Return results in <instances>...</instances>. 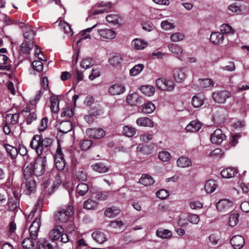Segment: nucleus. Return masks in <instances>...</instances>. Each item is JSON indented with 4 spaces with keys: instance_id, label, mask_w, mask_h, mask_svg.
Returning a JSON list of instances; mask_svg holds the SVG:
<instances>
[{
    "instance_id": "a18cd8bd",
    "label": "nucleus",
    "mask_w": 249,
    "mask_h": 249,
    "mask_svg": "<svg viewBox=\"0 0 249 249\" xmlns=\"http://www.w3.org/2000/svg\"><path fill=\"white\" fill-rule=\"evenodd\" d=\"M98 206V203L92 199H89L84 202V208L88 210L95 209Z\"/></svg>"
},
{
    "instance_id": "13d9d810",
    "label": "nucleus",
    "mask_w": 249,
    "mask_h": 249,
    "mask_svg": "<svg viewBox=\"0 0 249 249\" xmlns=\"http://www.w3.org/2000/svg\"><path fill=\"white\" fill-rule=\"evenodd\" d=\"M122 58L119 55H114L109 59V63L112 66H116L121 63Z\"/></svg>"
},
{
    "instance_id": "c756f323",
    "label": "nucleus",
    "mask_w": 249,
    "mask_h": 249,
    "mask_svg": "<svg viewBox=\"0 0 249 249\" xmlns=\"http://www.w3.org/2000/svg\"><path fill=\"white\" fill-rule=\"evenodd\" d=\"M60 28L68 36H71L73 32L70 24L66 21H61L59 23Z\"/></svg>"
},
{
    "instance_id": "2f4dec72",
    "label": "nucleus",
    "mask_w": 249,
    "mask_h": 249,
    "mask_svg": "<svg viewBox=\"0 0 249 249\" xmlns=\"http://www.w3.org/2000/svg\"><path fill=\"white\" fill-rule=\"evenodd\" d=\"M217 187L215 181L213 179L207 180L205 184V190L208 193L213 192Z\"/></svg>"
},
{
    "instance_id": "052dcab7",
    "label": "nucleus",
    "mask_w": 249,
    "mask_h": 249,
    "mask_svg": "<svg viewBox=\"0 0 249 249\" xmlns=\"http://www.w3.org/2000/svg\"><path fill=\"white\" fill-rule=\"evenodd\" d=\"M189 206L192 210H197L203 207V204L199 201H193L189 203Z\"/></svg>"
},
{
    "instance_id": "e2e57ef3",
    "label": "nucleus",
    "mask_w": 249,
    "mask_h": 249,
    "mask_svg": "<svg viewBox=\"0 0 249 249\" xmlns=\"http://www.w3.org/2000/svg\"><path fill=\"white\" fill-rule=\"evenodd\" d=\"M168 196V192L164 189H160L156 193L157 197L161 199H164L166 198Z\"/></svg>"
},
{
    "instance_id": "4be33fe9",
    "label": "nucleus",
    "mask_w": 249,
    "mask_h": 249,
    "mask_svg": "<svg viewBox=\"0 0 249 249\" xmlns=\"http://www.w3.org/2000/svg\"><path fill=\"white\" fill-rule=\"evenodd\" d=\"M201 127V124L200 122L193 121L186 126L185 129L188 132H196L199 130Z\"/></svg>"
},
{
    "instance_id": "c9c22d12",
    "label": "nucleus",
    "mask_w": 249,
    "mask_h": 249,
    "mask_svg": "<svg viewBox=\"0 0 249 249\" xmlns=\"http://www.w3.org/2000/svg\"><path fill=\"white\" fill-rule=\"evenodd\" d=\"M219 28L221 33L223 35H231L234 33V30L228 24H222L220 25Z\"/></svg>"
},
{
    "instance_id": "a878e982",
    "label": "nucleus",
    "mask_w": 249,
    "mask_h": 249,
    "mask_svg": "<svg viewBox=\"0 0 249 249\" xmlns=\"http://www.w3.org/2000/svg\"><path fill=\"white\" fill-rule=\"evenodd\" d=\"M23 36L27 41H34V36L35 35V32L33 30L30 26L26 27L23 29Z\"/></svg>"
},
{
    "instance_id": "37998d69",
    "label": "nucleus",
    "mask_w": 249,
    "mask_h": 249,
    "mask_svg": "<svg viewBox=\"0 0 249 249\" xmlns=\"http://www.w3.org/2000/svg\"><path fill=\"white\" fill-rule=\"evenodd\" d=\"M34 240L31 237L30 238H26L24 239L22 242V245L24 249H33L34 247Z\"/></svg>"
},
{
    "instance_id": "58836bf2",
    "label": "nucleus",
    "mask_w": 249,
    "mask_h": 249,
    "mask_svg": "<svg viewBox=\"0 0 249 249\" xmlns=\"http://www.w3.org/2000/svg\"><path fill=\"white\" fill-rule=\"evenodd\" d=\"M144 67L142 64H139L134 66L129 71L130 75L131 76H135L141 73L143 70Z\"/></svg>"
},
{
    "instance_id": "b1692460",
    "label": "nucleus",
    "mask_w": 249,
    "mask_h": 249,
    "mask_svg": "<svg viewBox=\"0 0 249 249\" xmlns=\"http://www.w3.org/2000/svg\"><path fill=\"white\" fill-rule=\"evenodd\" d=\"M131 45L132 48L135 50H142L147 46V43L143 40L135 38L132 40Z\"/></svg>"
},
{
    "instance_id": "c03bdc74",
    "label": "nucleus",
    "mask_w": 249,
    "mask_h": 249,
    "mask_svg": "<svg viewBox=\"0 0 249 249\" xmlns=\"http://www.w3.org/2000/svg\"><path fill=\"white\" fill-rule=\"evenodd\" d=\"M123 133L125 136L130 137L133 136L136 134V130L132 126L125 125L123 127Z\"/></svg>"
},
{
    "instance_id": "0e129e2a",
    "label": "nucleus",
    "mask_w": 249,
    "mask_h": 249,
    "mask_svg": "<svg viewBox=\"0 0 249 249\" xmlns=\"http://www.w3.org/2000/svg\"><path fill=\"white\" fill-rule=\"evenodd\" d=\"M34 69L37 71H41L43 68V63L41 61L35 60L32 62Z\"/></svg>"
},
{
    "instance_id": "0eeeda50",
    "label": "nucleus",
    "mask_w": 249,
    "mask_h": 249,
    "mask_svg": "<svg viewBox=\"0 0 249 249\" xmlns=\"http://www.w3.org/2000/svg\"><path fill=\"white\" fill-rule=\"evenodd\" d=\"M233 205L232 201L227 199L220 200L216 203V208L219 212L225 213L231 211Z\"/></svg>"
},
{
    "instance_id": "393cba45",
    "label": "nucleus",
    "mask_w": 249,
    "mask_h": 249,
    "mask_svg": "<svg viewBox=\"0 0 249 249\" xmlns=\"http://www.w3.org/2000/svg\"><path fill=\"white\" fill-rule=\"evenodd\" d=\"M34 47V41H25L20 45V51L23 53L29 54Z\"/></svg>"
},
{
    "instance_id": "6e6d98bb",
    "label": "nucleus",
    "mask_w": 249,
    "mask_h": 249,
    "mask_svg": "<svg viewBox=\"0 0 249 249\" xmlns=\"http://www.w3.org/2000/svg\"><path fill=\"white\" fill-rule=\"evenodd\" d=\"M222 155L223 153L221 150L219 148H216L210 152L209 156L214 159H219L222 157Z\"/></svg>"
},
{
    "instance_id": "e433bc0d",
    "label": "nucleus",
    "mask_w": 249,
    "mask_h": 249,
    "mask_svg": "<svg viewBox=\"0 0 249 249\" xmlns=\"http://www.w3.org/2000/svg\"><path fill=\"white\" fill-rule=\"evenodd\" d=\"M156 235L162 239L170 238L172 235L171 231L167 229H158L156 231Z\"/></svg>"
},
{
    "instance_id": "864d4df0",
    "label": "nucleus",
    "mask_w": 249,
    "mask_h": 249,
    "mask_svg": "<svg viewBox=\"0 0 249 249\" xmlns=\"http://www.w3.org/2000/svg\"><path fill=\"white\" fill-rule=\"evenodd\" d=\"M187 219L190 223L195 225L197 224L200 220L199 216L194 213H189L188 215Z\"/></svg>"
},
{
    "instance_id": "6ab92c4d",
    "label": "nucleus",
    "mask_w": 249,
    "mask_h": 249,
    "mask_svg": "<svg viewBox=\"0 0 249 249\" xmlns=\"http://www.w3.org/2000/svg\"><path fill=\"white\" fill-rule=\"evenodd\" d=\"M36 182L34 180H26L25 184L22 186L24 188V193L26 195H30L36 188Z\"/></svg>"
},
{
    "instance_id": "4d7b16f0",
    "label": "nucleus",
    "mask_w": 249,
    "mask_h": 249,
    "mask_svg": "<svg viewBox=\"0 0 249 249\" xmlns=\"http://www.w3.org/2000/svg\"><path fill=\"white\" fill-rule=\"evenodd\" d=\"M106 20L109 23H111L113 24H116L119 23V18L118 15L115 14L110 15L106 17Z\"/></svg>"
},
{
    "instance_id": "f3484780",
    "label": "nucleus",
    "mask_w": 249,
    "mask_h": 249,
    "mask_svg": "<svg viewBox=\"0 0 249 249\" xmlns=\"http://www.w3.org/2000/svg\"><path fill=\"white\" fill-rule=\"evenodd\" d=\"M98 33L103 39H112L116 36V33L111 29L98 30Z\"/></svg>"
},
{
    "instance_id": "9d476101",
    "label": "nucleus",
    "mask_w": 249,
    "mask_h": 249,
    "mask_svg": "<svg viewBox=\"0 0 249 249\" xmlns=\"http://www.w3.org/2000/svg\"><path fill=\"white\" fill-rule=\"evenodd\" d=\"M40 227V218L36 217L33 222L32 225L29 228V232L30 237L36 240L37 238L38 231Z\"/></svg>"
},
{
    "instance_id": "338daca9",
    "label": "nucleus",
    "mask_w": 249,
    "mask_h": 249,
    "mask_svg": "<svg viewBox=\"0 0 249 249\" xmlns=\"http://www.w3.org/2000/svg\"><path fill=\"white\" fill-rule=\"evenodd\" d=\"M37 118L36 114L35 112L30 113L27 117L26 122L27 124H31Z\"/></svg>"
},
{
    "instance_id": "49530a36",
    "label": "nucleus",
    "mask_w": 249,
    "mask_h": 249,
    "mask_svg": "<svg viewBox=\"0 0 249 249\" xmlns=\"http://www.w3.org/2000/svg\"><path fill=\"white\" fill-rule=\"evenodd\" d=\"M51 109L53 112L57 113L59 109V100L55 97H52L51 98Z\"/></svg>"
},
{
    "instance_id": "4c0bfd02",
    "label": "nucleus",
    "mask_w": 249,
    "mask_h": 249,
    "mask_svg": "<svg viewBox=\"0 0 249 249\" xmlns=\"http://www.w3.org/2000/svg\"><path fill=\"white\" fill-rule=\"evenodd\" d=\"M198 81L200 87L202 88H211L214 85V82L210 78L199 79Z\"/></svg>"
},
{
    "instance_id": "f8f14e48",
    "label": "nucleus",
    "mask_w": 249,
    "mask_h": 249,
    "mask_svg": "<svg viewBox=\"0 0 249 249\" xmlns=\"http://www.w3.org/2000/svg\"><path fill=\"white\" fill-rule=\"evenodd\" d=\"M86 134L91 138L100 139L105 135V132L101 128H89L86 130Z\"/></svg>"
},
{
    "instance_id": "9b49d317",
    "label": "nucleus",
    "mask_w": 249,
    "mask_h": 249,
    "mask_svg": "<svg viewBox=\"0 0 249 249\" xmlns=\"http://www.w3.org/2000/svg\"><path fill=\"white\" fill-rule=\"evenodd\" d=\"M226 139V136L222 133L220 129H216L211 134V141L215 144H220Z\"/></svg>"
},
{
    "instance_id": "dca6fc26",
    "label": "nucleus",
    "mask_w": 249,
    "mask_h": 249,
    "mask_svg": "<svg viewBox=\"0 0 249 249\" xmlns=\"http://www.w3.org/2000/svg\"><path fill=\"white\" fill-rule=\"evenodd\" d=\"M224 39V35L219 32H213L210 36V40L214 44H220L223 43Z\"/></svg>"
},
{
    "instance_id": "7ed1b4c3",
    "label": "nucleus",
    "mask_w": 249,
    "mask_h": 249,
    "mask_svg": "<svg viewBox=\"0 0 249 249\" xmlns=\"http://www.w3.org/2000/svg\"><path fill=\"white\" fill-rule=\"evenodd\" d=\"M73 207L68 206L65 209L58 211L54 215V219L58 223L66 222L73 213Z\"/></svg>"
},
{
    "instance_id": "603ef678",
    "label": "nucleus",
    "mask_w": 249,
    "mask_h": 249,
    "mask_svg": "<svg viewBox=\"0 0 249 249\" xmlns=\"http://www.w3.org/2000/svg\"><path fill=\"white\" fill-rule=\"evenodd\" d=\"M184 34L179 32H176L172 34L170 36V39L173 42H178L181 41L184 39Z\"/></svg>"
},
{
    "instance_id": "79ce46f5",
    "label": "nucleus",
    "mask_w": 249,
    "mask_h": 249,
    "mask_svg": "<svg viewBox=\"0 0 249 249\" xmlns=\"http://www.w3.org/2000/svg\"><path fill=\"white\" fill-rule=\"evenodd\" d=\"M156 109L155 105L152 102L145 103L142 109V111L145 114H149L153 112Z\"/></svg>"
},
{
    "instance_id": "6e6552de",
    "label": "nucleus",
    "mask_w": 249,
    "mask_h": 249,
    "mask_svg": "<svg viewBox=\"0 0 249 249\" xmlns=\"http://www.w3.org/2000/svg\"><path fill=\"white\" fill-rule=\"evenodd\" d=\"M188 71L184 67L175 68L173 71V76L177 82H183L187 77Z\"/></svg>"
},
{
    "instance_id": "c85d7f7f",
    "label": "nucleus",
    "mask_w": 249,
    "mask_h": 249,
    "mask_svg": "<svg viewBox=\"0 0 249 249\" xmlns=\"http://www.w3.org/2000/svg\"><path fill=\"white\" fill-rule=\"evenodd\" d=\"M204 100V98L202 95H195L192 98V105L194 107H199L203 105Z\"/></svg>"
},
{
    "instance_id": "473e14b6",
    "label": "nucleus",
    "mask_w": 249,
    "mask_h": 249,
    "mask_svg": "<svg viewBox=\"0 0 249 249\" xmlns=\"http://www.w3.org/2000/svg\"><path fill=\"white\" fill-rule=\"evenodd\" d=\"M139 182L146 186L153 184L154 183V180L150 176L145 174L142 175L139 179Z\"/></svg>"
},
{
    "instance_id": "ddd939ff",
    "label": "nucleus",
    "mask_w": 249,
    "mask_h": 249,
    "mask_svg": "<svg viewBox=\"0 0 249 249\" xmlns=\"http://www.w3.org/2000/svg\"><path fill=\"white\" fill-rule=\"evenodd\" d=\"M125 89L122 84H114L109 87L108 91L112 95H118L124 92Z\"/></svg>"
},
{
    "instance_id": "5fc2aeb1",
    "label": "nucleus",
    "mask_w": 249,
    "mask_h": 249,
    "mask_svg": "<svg viewBox=\"0 0 249 249\" xmlns=\"http://www.w3.org/2000/svg\"><path fill=\"white\" fill-rule=\"evenodd\" d=\"M111 192L109 191L106 192H99L96 195V198L99 200L104 201L107 199V196L110 195Z\"/></svg>"
},
{
    "instance_id": "f257e3e1",
    "label": "nucleus",
    "mask_w": 249,
    "mask_h": 249,
    "mask_svg": "<svg viewBox=\"0 0 249 249\" xmlns=\"http://www.w3.org/2000/svg\"><path fill=\"white\" fill-rule=\"evenodd\" d=\"M47 162L45 156H38L34 164H30L24 169L25 178L28 179L32 175L37 177L42 176L45 172Z\"/></svg>"
},
{
    "instance_id": "09e8293b",
    "label": "nucleus",
    "mask_w": 249,
    "mask_h": 249,
    "mask_svg": "<svg viewBox=\"0 0 249 249\" xmlns=\"http://www.w3.org/2000/svg\"><path fill=\"white\" fill-rule=\"evenodd\" d=\"M120 211L119 210L115 209L114 208H109L105 211V214L106 216L108 217H114L117 216Z\"/></svg>"
},
{
    "instance_id": "8fccbe9b",
    "label": "nucleus",
    "mask_w": 249,
    "mask_h": 249,
    "mask_svg": "<svg viewBox=\"0 0 249 249\" xmlns=\"http://www.w3.org/2000/svg\"><path fill=\"white\" fill-rule=\"evenodd\" d=\"M239 214L238 213H233L231 214L229 219V225L231 227L235 226L238 222Z\"/></svg>"
},
{
    "instance_id": "aec40b11",
    "label": "nucleus",
    "mask_w": 249,
    "mask_h": 249,
    "mask_svg": "<svg viewBox=\"0 0 249 249\" xmlns=\"http://www.w3.org/2000/svg\"><path fill=\"white\" fill-rule=\"evenodd\" d=\"M177 165L180 168H187L192 166V160L187 157H180L177 160Z\"/></svg>"
},
{
    "instance_id": "423d86ee",
    "label": "nucleus",
    "mask_w": 249,
    "mask_h": 249,
    "mask_svg": "<svg viewBox=\"0 0 249 249\" xmlns=\"http://www.w3.org/2000/svg\"><path fill=\"white\" fill-rule=\"evenodd\" d=\"M54 162L56 167L58 170H62L64 169L65 167V161L59 145L57 147L54 156Z\"/></svg>"
},
{
    "instance_id": "f704fd0d",
    "label": "nucleus",
    "mask_w": 249,
    "mask_h": 249,
    "mask_svg": "<svg viewBox=\"0 0 249 249\" xmlns=\"http://www.w3.org/2000/svg\"><path fill=\"white\" fill-rule=\"evenodd\" d=\"M72 124L70 121L62 122L61 123L59 131L61 133L66 134L71 130Z\"/></svg>"
},
{
    "instance_id": "680f3d73",
    "label": "nucleus",
    "mask_w": 249,
    "mask_h": 249,
    "mask_svg": "<svg viewBox=\"0 0 249 249\" xmlns=\"http://www.w3.org/2000/svg\"><path fill=\"white\" fill-rule=\"evenodd\" d=\"M92 143L91 140H84L81 142L80 147L82 150H87L91 146Z\"/></svg>"
},
{
    "instance_id": "774afa93",
    "label": "nucleus",
    "mask_w": 249,
    "mask_h": 249,
    "mask_svg": "<svg viewBox=\"0 0 249 249\" xmlns=\"http://www.w3.org/2000/svg\"><path fill=\"white\" fill-rule=\"evenodd\" d=\"M48 123V119L47 117H44L42 118L40 125L38 128L39 131H43L46 129L47 127Z\"/></svg>"
},
{
    "instance_id": "39448f33",
    "label": "nucleus",
    "mask_w": 249,
    "mask_h": 249,
    "mask_svg": "<svg viewBox=\"0 0 249 249\" xmlns=\"http://www.w3.org/2000/svg\"><path fill=\"white\" fill-rule=\"evenodd\" d=\"M213 98L218 104H224L226 100L231 97V93L227 90L217 91L213 92Z\"/></svg>"
},
{
    "instance_id": "20e7f679",
    "label": "nucleus",
    "mask_w": 249,
    "mask_h": 249,
    "mask_svg": "<svg viewBox=\"0 0 249 249\" xmlns=\"http://www.w3.org/2000/svg\"><path fill=\"white\" fill-rule=\"evenodd\" d=\"M157 87L160 89L166 91H172L175 88V84L170 80L160 78L156 81Z\"/></svg>"
},
{
    "instance_id": "de8ad7c7",
    "label": "nucleus",
    "mask_w": 249,
    "mask_h": 249,
    "mask_svg": "<svg viewBox=\"0 0 249 249\" xmlns=\"http://www.w3.org/2000/svg\"><path fill=\"white\" fill-rule=\"evenodd\" d=\"M4 147L7 153L10 155L12 159L16 158L18 154V149L9 144H5Z\"/></svg>"
},
{
    "instance_id": "5701e85b",
    "label": "nucleus",
    "mask_w": 249,
    "mask_h": 249,
    "mask_svg": "<svg viewBox=\"0 0 249 249\" xmlns=\"http://www.w3.org/2000/svg\"><path fill=\"white\" fill-rule=\"evenodd\" d=\"M237 173L236 169L229 167L222 170L221 175L223 178H229L233 177Z\"/></svg>"
},
{
    "instance_id": "69168bd1",
    "label": "nucleus",
    "mask_w": 249,
    "mask_h": 249,
    "mask_svg": "<svg viewBox=\"0 0 249 249\" xmlns=\"http://www.w3.org/2000/svg\"><path fill=\"white\" fill-rule=\"evenodd\" d=\"M81 67L84 69H87L92 65L91 59L90 58L84 59L81 63Z\"/></svg>"
},
{
    "instance_id": "cd10ccee",
    "label": "nucleus",
    "mask_w": 249,
    "mask_h": 249,
    "mask_svg": "<svg viewBox=\"0 0 249 249\" xmlns=\"http://www.w3.org/2000/svg\"><path fill=\"white\" fill-rule=\"evenodd\" d=\"M91 167L94 171L100 173H106L109 170V168L102 162L96 163L91 165Z\"/></svg>"
},
{
    "instance_id": "a211bd4d",
    "label": "nucleus",
    "mask_w": 249,
    "mask_h": 249,
    "mask_svg": "<svg viewBox=\"0 0 249 249\" xmlns=\"http://www.w3.org/2000/svg\"><path fill=\"white\" fill-rule=\"evenodd\" d=\"M93 239L99 244H103L107 240L105 233L102 231H96L91 234Z\"/></svg>"
},
{
    "instance_id": "ea45409f",
    "label": "nucleus",
    "mask_w": 249,
    "mask_h": 249,
    "mask_svg": "<svg viewBox=\"0 0 249 249\" xmlns=\"http://www.w3.org/2000/svg\"><path fill=\"white\" fill-rule=\"evenodd\" d=\"M89 190L88 185L85 183H79L76 187V192L79 196H84Z\"/></svg>"
},
{
    "instance_id": "a19ab883",
    "label": "nucleus",
    "mask_w": 249,
    "mask_h": 249,
    "mask_svg": "<svg viewBox=\"0 0 249 249\" xmlns=\"http://www.w3.org/2000/svg\"><path fill=\"white\" fill-rule=\"evenodd\" d=\"M140 90L145 95L150 96L154 94L155 88L149 85L142 86L140 88Z\"/></svg>"
},
{
    "instance_id": "7c9ffc66",
    "label": "nucleus",
    "mask_w": 249,
    "mask_h": 249,
    "mask_svg": "<svg viewBox=\"0 0 249 249\" xmlns=\"http://www.w3.org/2000/svg\"><path fill=\"white\" fill-rule=\"evenodd\" d=\"M136 123L137 124L141 126L152 127L153 126V122L148 118L141 117L138 118Z\"/></svg>"
},
{
    "instance_id": "bb28decb",
    "label": "nucleus",
    "mask_w": 249,
    "mask_h": 249,
    "mask_svg": "<svg viewBox=\"0 0 249 249\" xmlns=\"http://www.w3.org/2000/svg\"><path fill=\"white\" fill-rule=\"evenodd\" d=\"M19 117V114L18 113L8 114L5 117V122L6 124H15L18 121Z\"/></svg>"
},
{
    "instance_id": "3c124183",
    "label": "nucleus",
    "mask_w": 249,
    "mask_h": 249,
    "mask_svg": "<svg viewBox=\"0 0 249 249\" xmlns=\"http://www.w3.org/2000/svg\"><path fill=\"white\" fill-rule=\"evenodd\" d=\"M171 158V154L167 151H162L159 153V159L163 162L169 160Z\"/></svg>"
},
{
    "instance_id": "f03ea898",
    "label": "nucleus",
    "mask_w": 249,
    "mask_h": 249,
    "mask_svg": "<svg viewBox=\"0 0 249 249\" xmlns=\"http://www.w3.org/2000/svg\"><path fill=\"white\" fill-rule=\"evenodd\" d=\"M30 146L32 149L36 150L38 156H41L43 152H46L50 149V148L42 143L41 137L38 135H36L33 137L30 142Z\"/></svg>"
},
{
    "instance_id": "72a5a7b5",
    "label": "nucleus",
    "mask_w": 249,
    "mask_h": 249,
    "mask_svg": "<svg viewBox=\"0 0 249 249\" xmlns=\"http://www.w3.org/2000/svg\"><path fill=\"white\" fill-rule=\"evenodd\" d=\"M62 180L59 174H57L55 176V180L53 182L51 187L48 189V192L49 194H52L55 190H56L59 186L61 184Z\"/></svg>"
},
{
    "instance_id": "1a4fd4ad",
    "label": "nucleus",
    "mask_w": 249,
    "mask_h": 249,
    "mask_svg": "<svg viewBox=\"0 0 249 249\" xmlns=\"http://www.w3.org/2000/svg\"><path fill=\"white\" fill-rule=\"evenodd\" d=\"M170 52L177 55V58L180 61H183L184 58V51L182 47L178 44H170L168 46Z\"/></svg>"
},
{
    "instance_id": "4468645a",
    "label": "nucleus",
    "mask_w": 249,
    "mask_h": 249,
    "mask_svg": "<svg viewBox=\"0 0 249 249\" xmlns=\"http://www.w3.org/2000/svg\"><path fill=\"white\" fill-rule=\"evenodd\" d=\"M231 243L235 249H241L245 244V239L242 236L235 235L231 239Z\"/></svg>"
},
{
    "instance_id": "412c9836",
    "label": "nucleus",
    "mask_w": 249,
    "mask_h": 249,
    "mask_svg": "<svg viewBox=\"0 0 249 249\" xmlns=\"http://www.w3.org/2000/svg\"><path fill=\"white\" fill-rule=\"evenodd\" d=\"M141 98L136 93L129 94L126 98L127 102L132 106H137L141 102Z\"/></svg>"
},
{
    "instance_id": "2eb2a0df",
    "label": "nucleus",
    "mask_w": 249,
    "mask_h": 249,
    "mask_svg": "<svg viewBox=\"0 0 249 249\" xmlns=\"http://www.w3.org/2000/svg\"><path fill=\"white\" fill-rule=\"evenodd\" d=\"M64 232L63 228L60 226H56L50 232V238L53 241L58 240L60 239L62 233Z\"/></svg>"
},
{
    "instance_id": "bf43d9fd",
    "label": "nucleus",
    "mask_w": 249,
    "mask_h": 249,
    "mask_svg": "<svg viewBox=\"0 0 249 249\" xmlns=\"http://www.w3.org/2000/svg\"><path fill=\"white\" fill-rule=\"evenodd\" d=\"M161 27L164 30H169L175 28V26L168 20H164L161 22Z\"/></svg>"
}]
</instances>
